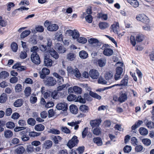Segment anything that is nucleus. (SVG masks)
Here are the masks:
<instances>
[{"label":"nucleus","instance_id":"1","mask_svg":"<svg viewBox=\"0 0 154 154\" xmlns=\"http://www.w3.org/2000/svg\"><path fill=\"white\" fill-rule=\"evenodd\" d=\"M78 137L76 136H73L72 139L68 141L67 143V146L70 149L77 145L79 140Z\"/></svg>","mask_w":154,"mask_h":154},{"label":"nucleus","instance_id":"2","mask_svg":"<svg viewBox=\"0 0 154 154\" xmlns=\"http://www.w3.org/2000/svg\"><path fill=\"white\" fill-rule=\"evenodd\" d=\"M67 70L69 74L74 75L77 78H79L81 76V74L77 68L73 69L71 66H69L67 67Z\"/></svg>","mask_w":154,"mask_h":154},{"label":"nucleus","instance_id":"3","mask_svg":"<svg viewBox=\"0 0 154 154\" xmlns=\"http://www.w3.org/2000/svg\"><path fill=\"white\" fill-rule=\"evenodd\" d=\"M31 59L32 62L35 64H39L41 62L39 56L36 52H34L32 54Z\"/></svg>","mask_w":154,"mask_h":154},{"label":"nucleus","instance_id":"4","mask_svg":"<svg viewBox=\"0 0 154 154\" xmlns=\"http://www.w3.org/2000/svg\"><path fill=\"white\" fill-rule=\"evenodd\" d=\"M136 19L137 20L144 23H149V21L148 17L144 14H140L137 15Z\"/></svg>","mask_w":154,"mask_h":154},{"label":"nucleus","instance_id":"5","mask_svg":"<svg viewBox=\"0 0 154 154\" xmlns=\"http://www.w3.org/2000/svg\"><path fill=\"white\" fill-rule=\"evenodd\" d=\"M55 48L60 54L63 53L66 51V49L62 44L60 43H57L56 44Z\"/></svg>","mask_w":154,"mask_h":154},{"label":"nucleus","instance_id":"6","mask_svg":"<svg viewBox=\"0 0 154 154\" xmlns=\"http://www.w3.org/2000/svg\"><path fill=\"white\" fill-rule=\"evenodd\" d=\"M128 98L127 94L124 91H121L119 93V96L118 98V101L122 103L125 102Z\"/></svg>","mask_w":154,"mask_h":154},{"label":"nucleus","instance_id":"7","mask_svg":"<svg viewBox=\"0 0 154 154\" xmlns=\"http://www.w3.org/2000/svg\"><path fill=\"white\" fill-rule=\"evenodd\" d=\"M45 83L47 86H53L56 84V81L53 77H49L47 78Z\"/></svg>","mask_w":154,"mask_h":154},{"label":"nucleus","instance_id":"8","mask_svg":"<svg viewBox=\"0 0 154 154\" xmlns=\"http://www.w3.org/2000/svg\"><path fill=\"white\" fill-rule=\"evenodd\" d=\"M89 75L92 79H97L99 77V73L97 70L92 69L90 71Z\"/></svg>","mask_w":154,"mask_h":154},{"label":"nucleus","instance_id":"9","mask_svg":"<svg viewBox=\"0 0 154 154\" xmlns=\"http://www.w3.org/2000/svg\"><path fill=\"white\" fill-rule=\"evenodd\" d=\"M123 72V69L122 67H118L116 69V73L115 75V79L117 80L121 78V76Z\"/></svg>","mask_w":154,"mask_h":154},{"label":"nucleus","instance_id":"10","mask_svg":"<svg viewBox=\"0 0 154 154\" xmlns=\"http://www.w3.org/2000/svg\"><path fill=\"white\" fill-rule=\"evenodd\" d=\"M56 108L59 110H62L63 111H66L68 106L67 103H59L56 106Z\"/></svg>","mask_w":154,"mask_h":154},{"label":"nucleus","instance_id":"11","mask_svg":"<svg viewBox=\"0 0 154 154\" xmlns=\"http://www.w3.org/2000/svg\"><path fill=\"white\" fill-rule=\"evenodd\" d=\"M101 122L100 119H95L91 120L90 122V124L92 128L97 127L99 126Z\"/></svg>","mask_w":154,"mask_h":154},{"label":"nucleus","instance_id":"12","mask_svg":"<svg viewBox=\"0 0 154 154\" xmlns=\"http://www.w3.org/2000/svg\"><path fill=\"white\" fill-rule=\"evenodd\" d=\"M58 29L59 26L57 24H50L47 27L48 30L51 31H56Z\"/></svg>","mask_w":154,"mask_h":154},{"label":"nucleus","instance_id":"13","mask_svg":"<svg viewBox=\"0 0 154 154\" xmlns=\"http://www.w3.org/2000/svg\"><path fill=\"white\" fill-rule=\"evenodd\" d=\"M119 23L116 22H114V23L111 26L112 30L115 33L118 34V31L119 29Z\"/></svg>","mask_w":154,"mask_h":154},{"label":"nucleus","instance_id":"14","mask_svg":"<svg viewBox=\"0 0 154 154\" xmlns=\"http://www.w3.org/2000/svg\"><path fill=\"white\" fill-rule=\"evenodd\" d=\"M48 52L55 59L58 58L59 56L58 53L53 49H51L49 50Z\"/></svg>","mask_w":154,"mask_h":154},{"label":"nucleus","instance_id":"15","mask_svg":"<svg viewBox=\"0 0 154 154\" xmlns=\"http://www.w3.org/2000/svg\"><path fill=\"white\" fill-rule=\"evenodd\" d=\"M21 138L22 140L24 141H26L29 139V137L26 135V131H23L20 132Z\"/></svg>","mask_w":154,"mask_h":154},{"label":"nucleus","instance_id":"16","mask_svg":"<svg viewBox=\"0 0 154 154\" xmlns=\"http://www.w3.org/2000/svg\"><path fill=\"white\" fill-rule=\"evenodd\" d=\"M88 42L90 44H95L97 46H100L101 45V43L98 40L94 38H91L88 40Z\"/></svg>","mask_w":154,"mask_h":154},{"label":"nucleus","instance_id":"17","mask_svg":"<svg viewBox=\"0 0 154 154\" xmlns=\"http://www.w3.org/2000/svg\"><path fill=\"white\" fill-rule=\"evenodd\" d=\"M52 145V142L50 140H48L45 141L43 145V147L45 149L50 148Z\"/></svg>","mask_w":154,"mask_h":154},{"label":"nucleus","instance_id":"18","mask_svg":"<svg viewBox=\"0 0 154 154\" xmlns=\"http://www.w3.org/2000/svg\"><path fill=\"white\" fill-rule=\"evenodd\" d=\"M98 26L101 30H104L109 27V24L106 22H100L99 23Z\"/></svg>","mask_w":154,"mask_h":154},{"label":"nucleus","instance_id":"19","mask_svg":"<svg viewBox=\"0 0 154 154\" xmlns=\"http://www.w3.org/2000/svg\"><path fill=\"white\" fill-rule=\"evenodd\" d=\"M44 64L45 66L50 67L52 65V61L48 58L45 57L44 60Z\"/></svg>","mask_w":154,"mask_h":154},{"label":"nucleus","instance_id":"20","mask_svg":"<svg viewBox=\"0 0 154 154\" xmlns=\"http://www.w3.org/2000/svg\"><path fill=\"white\" fill-rule=\"evenodd\" d=\"M23 103V100L22 99H18L15 101L14 103V106L18 107L21 106Z\"/></svg>","mask_w":154,"mask_h":154},{"label":"nucleus","instance_id":"21","mask_svg":"<svg viewBox=\"0 0 154 154\" xmlns=\"http://www.w3.org/2000/svg\"><path fill=\"white\" fill-rule=\"evenodd\" d=\"M71 112L73 114H76L78 112V109L77 106L74 105H71L69 106Z\"/></svg>","mask_w":154,"mask_h":154},{"label":"nucleus","instance_id":"22","mask_svg":"<svg viewBox=\"0 0 154 154\" xmlns=\"http://www.w3.org/2000/svg\"><path fill=\"white\" fill-rule=\"evenodd\" d=\"M97 62L99 66L102 67L105 66L106 63V60L105 58H102L99 59Z\"/></svg>","mask_w":154,"mask_h":154},{"label":"nucleus","instance_id":"23","mask_svg":"<svg viewBox=\"0 0 154 154\" xmlns=\"http://www.w3.org/2000/svg\"><path fill=\"white\" fill-rule=\"evenodd\" d=\"M104 55L107 56H110L112 55L113 51L112 50L109 48H105L103 51Z\"/></svg>","mask_w":154,"mask_h":154},{"label":"nucleus","instance_id":"24","mask_svg":"<svg viewBox=\"0 0 154 154\" xmlns=\"http://www.w3.org/2000/svg\"><path fill=\"white\" fill-rule=\"evenodd\" d=\"M128 76L127 75H125L124 78L121 80V83L122 86H126L127 85L128 82Z\"/></svg>","mask_w":154,"mask_h":154},{"label":"nucleus","instance_id":"25","mask_svg":"<svg viewBox=\"0 0 154 154\" xmlns=\"http://www.w3.org/2000/svg\"><path fill=\"white\" fill-rule=\"evenodd\" d=\"M25 151L24 148L21 146H19L15 149V152L18 154H22Z\"/></svg>","mask_w":154,"mask_h":154},{"label":"nucleus","instance_id":"26","mask_svg":"<svg viewBox=\"0 0 154 154\" xmlns=\"http://www.w3.org/2000/svg\"><path fill=\"white\" fill-rule=\"evenodd\" d=\"M79 55L80 57L83 59H86L88 56L87 52L83 50L79 52Z\"/></svg>","mask_w":154,"mask_h":154},{"label":"nucleus","instance_id":"27","mask_svg":"<svg viewBox=\"0 0 154 154\" xmlns=\"http://www.w3.org/2000/svg\"><path fill=\"white\" fill-rule=\"evenodd\" d=\"M128 2L134 7L136 8L139 6V3L137 0H127Z\"/></svg>","mask_w":154,"mask_h":154},{"label":"nucleus","instance_id":"28","mask_svg":"<svg viewBox=\"0 0 154 154\" xmlns=\"http://www.w3.org/2000/svg\"><path fill=\"white\" fill-rule=\"evenodd\" d=\"M94 142L98 146H100L102 144V142L100 138L97 137L94 138L93 139Z\"/></svg>","mask_w":154,"mask_h":154},{"label":"nucleus","instance_id":"29","mask_svg":"<svg viewBox=\"0 0 154 154\" xmlns=\"http://www.w3.org/2000/svg\"><path fill=\"white\" fill-rule=\"evenodd\" d=\"M13 135L12 132L10 130H6L4 132V136L5 138H9Z\"/></svg>","mask_w":154,"mask_h":154},{"label":"nucleus","instance_id":"30","mask_svg":"<svg viewBox=\"0 0 154 154\" xmlns=\"http://www.w3.org/2000/svg\"><path fill=\"white\" fill-rule=\"evenodd\" d=\"M9 75V73L6 71H3L0 73V78L5 79L7 78Z\"/></svg>","mask_w":154,"mask_h":154},{"label":"nucleus","instance_id":"31","mask_svg":"<svg viewBox=\"0 0 154 154\" xmlns=\"http://www.w3.org/2000/svg\"><path fill=\"white\" fill-rule=\"evenodd\" d=\"M45 128L44 126L42 124L36 125L35 127V130L37 131H43Z\"/></svg>","mask_w":154,"mask_h":154},{"label":"nucleus","instance_id":"32","mask_svg":"<svg viewBox=\"0 0 154 154\" xmlns=\"http://www.w3.org/2000/svg\"><path fill=\"white\" fill-rule=\"evenodd\" d=\"M140 134L143 135H145L148 133V131L146 128L143 127L140 128L139 129Z\"/></svg>","mask_w":154,"mask_h":154},{"label":"nucleus","instance_id":"33","mask_svg":"<svg viewBox=\"0 0 154 154\" xmlns=\"http://www.w3.org/2000/svg\"><path fill=\"white\" fill-rule=\"evenodd\" d=\"M89 94L92 97L99 100L101 99V97L100 95H98L96 93H94L92 91L89 92Z\"/></svg>","mask_w":154,"mask_h":154},{"label":"nucleus","instance_id":"34","mask_svg":"<svg viewBox=\"0 0 154 154\" xmlns=\"http://www.w3.org/2000/svg\"><path fill=\"white\" fill-rule=\"evenodd\" d=\"M7 99V95L5 93L2 94L0 97V103H5Z\"/></svg>","mask_w":154,"mask_h":154},{"label":"nucleus","instance_id":"35","mask_svg":"<svg viewBox=\"0 0 154 154\" xmlns=\"http://www.w3.org/2000/svg\"><path fill=\"white\" fill-rule=\"evenodd\" d=\"M80 110L84 112H87L89 109L88 107L85 105H82L79 107Z\"/></svg>","mask_w":154,"mask_h":154},{"label":"nucleus","instance_id":"36","mask_svg":"<svg viewBox=\"0 0 154 154\" xmlns=\"http://www.w3.org/2000/svg\"><path fill=\"white\" fill-rule=\"evenodd\" d=\"M31 32L29 30H26L23 32L20 35L21 38H24L25 37L28 35Z\"/></svg>","mask_w":154,"mask_h":154},{"label":"nucleus","instance_id":"37","mask_svg":"<svg viewBox=\"0 0 154 154\" xmlns=\"http://www.w3.org/2000/svg\"><path fill=\"white\" fill-rule=\"evenodd\" d=\"M74 92L75 94H80L82 91V88L77 86L73 87Z\"/></svg>","mask_w":154,"mask_h":154},{"label":"nucleus","instance_id":"38","mask_svg":"<svg viewBox=\"0 0 154 154\" xmlns=\"http://www.w3.org/2000/svg\"><path fill=\"white\" fill-rule=\"evenodd\" d=\"M62 139V138L59 136H54L52 139L54 143L56 144H57L58 143L59 141H60Z\"/></svg>","mask_w":154,"mask_h":154},{"label":"nucleus","instance_id":"39","mask_svg":"<svg viewBox=\"0 0 154 154\" xmlns=\"http://www.w3.org/2000/svg\"><path fill=\"white\" fill-rule=\"evenodd\" d=\"M11 47L12 50L14 52H16L18 49V45L15 42H13L11 45Z\"/></svg>","mask_w":154,"mask_h":154},{"label":"nucleus","instance_id":"40","mask_svg":"<svg viewBox=\"0 0 154 154\" xmlns=\"http://www.w3.org/2000/svg\"><path fill=\"white\" fill-rule=\"evenodd\" d=\"M113 77V74L111 72H107L105 75V79L106 80H109L111 79Z\"/></svg>","mask_w":154,"mask_h":154},{"label":"nucleus","instance_id":"41","mask_svg":"<svg viewBox=\"0 0 154 154\" xmlns=\"http://www.w3.org/2000/svg\"><path fill=\"white\" fill-rule=\"evenodd\" d=\"M55 39L59 41H63V35L60 32H57L55 36Z\"/></svg>","mask_w":154,"mask_h":154},{"label":"nucleus","instance_id":"42","mask_svg":"<svg viewBox=\"0 0 154 154\" xmlns=\"http://www.w3.org/2000/svg\"><path fill=\"white\" fill-rule=\"evenodd\" d=\"M27 123L30 125L34 126L36 123V121L32 118H29L27 120Z\"/></svg>","mask_w":154,"mask_h":154},{"label":"nucleus","instance_id":"43","mask_svg":"<svg viewBox=\"0 0 154 154\" xmlns=\"http://www.w3.org/2000/svg\"><path fill=\"white\" fill-rule=\"evenodd\" d=\"M48 132L55 134H60V131L58 130L52 128L50 129Z\"/></svg>","mask_w":154,"mask_h":154},{"label":"nucleus","instance_id":"44","mask_svg":"<svg viewBox=\"0 0 154 154\" xmlns=\"http://www.w3.org/2000/svg\"><path fill=\"white\" fill-rule=\"evenodd\" d=\"M31 88L30 87H28L26 88L24 91L25 95L27 97L30 96L31 94Z\"/></svg>","mask_w":154,"mask_h":154},{"label":"nucleus","instance_id":"45","mask_svg":"<svg viewBox=\"0 0 154 154\" xmlns=\"http://www.w3.org/2000/svg\"><path fill=\"white\" fill-rule=\"evenodd\" d=\"M76 96L74 94H70L67 97V99L69 101L76 100Z\"/></svg>","mask_w":154,"mask_h":154},{"label":"nucleus","instance_id":"46","mask_svg":"<svg viewBox=\"0 0 154 154\" xmlns=\"http://www.w3.org/2000/svg\"><path fill=\"white\" fill-rule=\"evenodd\" d=\"M132 149L131 146H130L126 145L123 148V151L125 153H128L130 152Z\"/></svg>","mask_w":154,"mask_h":154},{"label":"nucleus","instance_id":"47","mask_svg":"<svg viewBox=\"0 0 154 154\" xmlns=\"http://www.w3.org/2000/svg\"><path fill=\"white\" fill-rule=\"evenodd\" d=\"M144 36L142 34H139L137 35L136 38V39L137 42H140L144 39Z\"/></svg>","mask_w":154,"mask_h":154},{"label":"nucleus","instance_id":"48","mask_svg":"<svg viewBox=\"0 0 154 154\" xmlns=\"http://www.w3.org/2000/svg\"><path fill=\"white\" fill-rule=\"evenodd\" d=\"M6 126L8 128L12 129L15 127V125L13 122H9L6 123Z\"/></svg>","mask_w":154,"mask_h":154},{"label":"nucleus","instance_id":"49","mask_svg":"<svg viewBox=\"0 0 154 154\" xmlns=\"http://www.w3.org/2000/svg\"><path fill=\"white\" fill-rule=\"evenodd\" d=\"M72 36L74 39H77L79 36V34L78 31L74 30Z\"/></svg>","mask_w":154,"mask_h":154},{"label":"nucleus","instance_id":"50","mask_svg":"<svg viewBox=\"0 0 154 154\" xmlns=\"http://www.w3.org/2000/svg\"><path fill=\"white\" fill-rule=\"evenodd\" d=\"M77 41L79 43L85 44L87 42V40L84 37H80L77 39Z\"/></svg>","mask_w":154,"mask_h":154},{"label":"nucleus","instance_id":"51","mask_svg":"<svg viewBox=\"0 0 154 154\" xmlns=\"http://www.w3.org/2000/svg\"><path fill=\"white\" fill-rule=\"evenodd\" d=\"M142 142L145 145L147 146L149 145L151 143V140L147 138L143 139H142Z\"/></svg>","mask_w":154,"mask_h":154},{"label":"nucleus","instance_id":"52","mask_svg":"<svg viewBox=\"0 0 154 154\" xmlns=\"http://www.w3.org/2000/svg\"><path fill=\"white\" fill-rule=\"evenodd\" d=\"M27 52L25 51H22L20 54V58L21 59H25L27 57Z\"/></svg>","mask_w":154,"mask_h":154},{"label":"nucleus","instance_id":"53","mask_svg":"<svg viewBox=\"0 0 154 154\" xmlns=\"http://www.w3.org/2000/svg\"><path fill=\"white\" fill-rule=\"evenodd\" d=\"M75 101L79 102L82 103H86V100L85 99L82 98L81 96H79Z\"/></svg>","mask_w":154,"mask_h":154},{"label":"nucleus","instance_id":"54","mask_svg":"<svg viewBox=\"0 0 154 154\" xmlns=\"http://www.w3.org/2000/svg\"><path fill=\"white\" fill-rule=\"evenodd\" d=\"M15 91L16 92H20L22 90V86L19 84L16 85L15 88Z\"/></svg>","mask_w":154,"mask_h":154},{"label":"nucleus","instance_id":"55","mask_svg":"<svg viewBox=\"0 0 154 154\" xmlns=\"http://www.w3.org/2000/svg\"><path fill=\"white\" fill-rule=\"evenodd\" d=\"M6 6L7 7V11H9L11 10V7H14L15 6V4L13 2H10L7 4Z\"/></svg>","mask_w":154,"mask_h":154},{"label":"nucleus","instance_id":"56","mask_svg":"<svg viewBox=\"0 0 154 154\" xmlns=\"http://www.w3.org/2000/svg\"><path fill=\"white\" fill-rule=\"evenodd\" d=\"M146 126L149 129H152L154 128V123L151 121H148L146 123Z\"/></svg>","mask_w":154,"mask_h":154},{"label":"nucleus","instance_id":"57","mask_svg":"<svg viewBox=\"0 0 154 154\" xmlns=\"http://www.w3.org/2000/svg\"><path fill=\"white\" fill-rule=\"evenodd\" d=\"M40 134V133H37L35 131H31L29 133V135L30 137H35L39 136Z\"/></svg>","mask_w":154,"mask_h":154},{"label":"nucleus","instance_id":"58","mask_svg":"<svg viewBox=\"0 0 154 154\" xmlns=\"http://www.w3.org/2000/svg\"><path fill=\"white\" fill-rule=\"evenodd\" d=\"M75 58V55L72 53H70L67 55V59L69 60L72 61Z\"/></svg>","mask_w":154,"mask_h":154},{"label":"nucleus","instance_id":"59","mask_svg":"<svg viewBox=\"0 0 154 154\" xmlns=\"http://www.w3.org/2000/svg\"><path fill=\"white\" fill-rule=\"evenodd\" d=\"M7 24L6 21L3 19L2 17L0 16V26L2 27L5 26Z\"/></svg>","mask_w":154,"mask_h":154},{"label":"nucleus","instance_id":"60","mask_svg":"<svg viewBox=\"0 0 154 154\" xmlns=\"http://www.w3.org/2000/svg\"><path fill=\"white\" fill-rule=\"evenodd\" d=\"M35 29L37 32H42L44 30V28L42 26H36Z\"/></svg>","mask_w":154,"mask_h":154},{"label":"nucleus","instance_id":"61","mask_svg":"<svg viewBox=\"0 0 154 154\" xmlns=\"http://www.w3.org/2000/svg\"><path fill=\"white\" fill-rule=\"evenodd\" d=\"M131 141L132 144L134 146L137 145L138 141L137 139L135 137H132L131 139Z\"/></svg>","mask_w":154,"mask_h":154},{"label":"nucleus","instance_id":"62","mask_svg":"<svg viewBox=\"0 0 154 154\" xmlns=\"http://www.w3.org/2000/svg\"><path fill=\"white\" fill-rule=\"evenodd\" d=\"M51 92L49 91H47L44 94V97L45 99L51 97Z\"/></svg>","mask_w":154,"mask_h":154},{"label":"nucleus","instance_id":"63","mask_svg":"<svg viewBox=\"0 0 154 154\" xmlns=\"http://www.w3.org/2000/svg\"><path fill=\"white\" fill-rule=\"evenodd\" d=\"M86 21L89 23H91L92 21V17L91 15H88L85 17Z\"/></svg>","mask_w":154,"mask_h":154},{"label":"nucleus","instance_id":"64","mask_svg":"<svg viewBox=\"0 0 154 154\" xmlns=\"http://www.w3.org/2000/svg\"><path fill=\"white\" fill-rule=\"evenodd\" d=\"M101 133L100 129L98 128L94 129L93 130V133L96 135H99Z\"/></svg>","mask_w":154,"mask_h":154}]
</instances>
